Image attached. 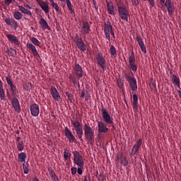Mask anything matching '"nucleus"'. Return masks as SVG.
Here are the masks:
<instances>
[{
  "mask_svg": "<svg viewBox=\"0 0 181 181\" xmlns=\"http://www.w3.org/2000/svg\"><path fill=\"white\" fill-rule=\"evenodd\" d=\"M18 8L22 13H25V15H29L30 16H32V12L28 9H26L25 7L23 6H18Z\"/></svg>",
  "mask_w": 181,
  "mask_h": 181,
  "instance_id": "obj_29",
  "label": "nucleus"
},
{
  "mask_svg": "<svg viewBox=\"0 0 181 181\" xmlns=\"http://www.w3.org/2000/svg\"><path fill=\"white\" fill-rule=\"evenodd\" d=\"M74 156V163L78 166H84V158L80 152L75 151L72 152Z\"/></svg>",
  "mask_w": 181,
  "mask_h": 181,
  "instance_id": "obj_5",
  "label": "nucleus"
},
{
  "mask_svg": "<svg viewBox=\"0 0 181 181\" xmlns=\"http://www.w3.org/2000/svg\"><path fill=\"white\" fill-rule=\"evenodd\" d=\"M67 98H68L69 101H70V103H71L73 101V95H71V94L67 96Z\"/></svg>",
  "mask_w": 181,
  "mask_h": 181,
  "instance_id": "obj_49",
  "label": "nucleus"
},
{
  "mask_svg": "<svg viewBox=\"0 0 181 181\" xmlns=\"http://www.w3.org/2000/svg\"><path fill=\"white\" fill-rule=\"evenodd\" d=\"M0 98L2 101H5V91H4V89L0 90Z\"/></svg>",
  "mask_w": 181,
  "mask_h": 181,
  "instance_id": "obj_42",
  "label": "nucleus"
},
{
  "mask_svg": "<svg viewBox=\"0 0 181 181\" xmlns=\"http://www.w3.org/2000/svg\"><path fill=\"white\" fill-rule=\"evenodd\" d=\"M10 88H11V94L13 95H14V94H16V88L15 87V86L13 84L10 85Z\"/></svg>",
  "mask_w": 181,
  "mask_h": 181,
  "instance_id": "obj_41",
  "label": "nucleus"
},
{
  "mask_svg": "<svg viewBox=\"0 0 181 181\" xmlns=\"http://www.w3.org/2000/svg\"><path fill=\"white\" fill-rule=\"evenodd\" d=\"M74 74L78 78H81L84 76V71L80 64H76L74 66Z\"/></svg>",
  "mask_w": 181,
  "mask_h": 181,
  "instance_id": "obj_9",
  "label": "nucleus"
},
{
  "mask_svg": "<svg viewBox=\"0 0 181 181\" xmlns=\"http://www.w3.org/2000/svg\"><path fill=\"white\" fill-rule=\"evenodd\" d=\"M117 83L119 88H122L124 87V81L121 78L117 79Z\"/></svg>",
  "mask_w": 181,
  "mask_h": 181,
  "instance_id": "obj_38",
  "label": "nucleus"
},
{
  "mask_svg": "<svg viewBox=\"0 0 181 181\" xmlns=\"http://www.w3.org/2000/svg\"><path fill=\"white\" fill-rule=\"evenodd\" d=\"M6 37L8 42H11V43H13L14 45H16V46H19L21 45V42L19 41V39L16 37V36L12 34H7Z\"/></svg>",
  "mask_w": 181,
  "mask_h": 181,
  "instance_id": "obj_14",
  "label": "nucleus"
},
{
  "mask_svg": "<svg viewBox=\"0 0 181 181\" xmlns=\"http://www.w3.org/2000/svg\"><path fill=\"white\" fill-rule=\"evenodd\" d=\"M130 66V70H132V71H136L138 70V66H136V64L135 63L129 64Z\"/></svg>",
  "mask_w": 181,
  "mask_h": 181,
  "instance_id": "obj_39",
  "label": "nucleus"
},
{
  "mask_svg": "<svg viewBox=\"0 0 181 181\" xmlns=\"http://www.w3.org/2000/svg\"><path fill=\"white\" fill-rule=\"evenodd\" d=\"M117 162H120L122 166H127L128 165V160H127V157L124 154H120V156L117 157Z\"/></svg>",
  "mask_w": 181,
  "mask_h": 181,
  "instance_id": "obj_19",
  "label": "nucleus"
},
{
  "mask_svg": "<svg viewBox=\"0 0 181 181\" xmlns=\"http://www.w3.org/2000/svg\"><path fill=\"white\" fill-rule=\"evenodd\" d=\"M64 134L66 138H67L69 142H74V141H76V137L74 136V135H73V133H71V131H70L69 127H65Z\"/></svg>",
  "mask_w": 181,
  "mask_h": 181,
  "instance_id": "obj_13",
  "label": "nucleus"
},
{
  "mask_svg": "<svg viewBox=\"0 0 181 181\" xmlns=\"http://www.w3.org/2000/svg\"><path fill=\"white\" fill-rule=\"evenodd\" d=\"M136 40L140 46L141 50H142L144 53L146 54V47L145 46V43H144L142 38L136 37Z\"/></svg>",
  "mask_w": 181,
  "mask_h": 181,
  "instance_id": "obj_22",
  "label": "nucleus"
},
{
  "mask_svg": "<svg viewBox=\"0 0 181 181\" xmlns=\"http://www.w3.org/2000/svg\"><path fill=\"white\" fill-rule=\"evenodd\" d=\"M133 108L138 110V95L136 94L133 95Z\"/></svg>",
  "mask_w": 181,
  "mask_h": 181,
  "instance_id": "obj_31",
  "label": "nucleus"
},
{
  "mask_svg": "<svg viewBox=\"0 0 181 181\" xmlns=\"http://www.w3.org/2000/svg\"><path fill=\"white\" fill-rule=\"evenodd\" d=\"M85 100H86V101H88V100H90V96H89V95H86L85 96Z\"/></svg>",
  "mask_w": 181,
  "mask_h": 181,
  "instance_id": "obj_52",
  "label": "nucleus"
},
{
  "mask_svg": "<svg viewBox=\"0 0 181 181\" xmlns=\"http://www.w3.org/2000/svg\"><path fill=\"white\" fill-rule=\"evenodd\" d=\"M0 90H4V86L2 85V81L0 80Z\"/></svg>",
  "mask_w": 181,
  "mask_h": 181,
  "instance_id": "obj_51",
  "label": "nucleus"
},
{
  "mask_svg": "<svg viewBox=\"0 0 181 181\" xmlns=\"http://www.w3.org/2000/svg\"><path fill=\"white\" fill-rule=\"evenodd\" d=\"M117 11L119 12V16L121 18V19L128 22V18L130 16L128 8H127V7L118 6Z\"/></svg>",
  "mask_w": 181,
  "mask_h": 181,
  "instance_id": "obj_6",
  "label": "nucleus"
},
{
  "mask_svg": "<svg viewBox=\"0 0 181 181\" xmlns=\"http://www.w3.org/2000/svg\"><path fill=\"white\" fill-rule=\"evenodd\" d=\"M71 124H72L78 138L83 141V126H81L80 122L71 120Z\"/></svg>",
  "mask_w": 181,
  "mask_h": 181,
  "instance_id": "obj_4",
  "label": "nucleus"
},
{
  "mask_svg": "<svg viewBox=\"0 0 181 181\" xmlns=\"http://www.w3.org/2000/svg\"><path fill=\"white\" fill-rule=\"evenodd\" d=\"M50 91H51V95H52V98H54V100L55 101H59L60 98H62V97L60 96V94L57 91V89H56L55 87L52 86Z\"/></svg>",
  "mask_w": 181,
  "mask_h": 181,
  "instance_id": "obj_16",
  "label": "nucleus"
},
{
  "mask_svg": "<svg viewBox=\"0 0 181 181\" xmlns=\"http://www.w3.org/2000/svg\"><path fill=\"white\" fill-rule=\"evenodd\" d=\"M165 1H166V0H160V4H165Z\"/></svg>",
  "mask_w": 181,
  "mask_h": 181,
  "instance_id": "obj_56",
  "label": "nucleus"
},
{
  "mask_svg": "<svg viewBox=\"0 0 181 181\" xmlns=\"http://www.w3.org/2000/svg\"><path fill=\"white\" fill-rule=\"evenodd\" d=\"M6 81L7 84H8L9 86H12V84H13V83H12V81L11 80V78H9V77H6Z\"/></svg>",
  "mask_w": 181,
  "mask_h": 181,
  "instance_id": "obj_45",
  "label": "nucleus"
},
{
  "mask_svg": "<svg viewBox=\"0 0 181 181\" xmlns=\"http://www.w3.org/2000/svg\"><path fill=\"white\" fill-rule=\"evenodd\" d=\"M23 87L24 90L29 91V90H30L29 83H23Z\"/></svg>",
  "mask_w": 181,
  "mask_h": 181,
  "instance_id": "obj_46",
  "label": "nucleus"
},
{
  "mask_svg": "<svg viewBox=\"0 0 181 181\" xmlns=\"http://www.w3.org/2000/svg\"><path fill=\"white\" fill-rule=\"evenodd\" d=\"M71 175H76V173H77V168L72 167L71 168Z\"/></svg>",
  "mask_w": 181,
  "mask_h": 181,
  "instance_id": "obj_44",
  "label": "nucleus"
},
{
  "mask_svg": "<svg viewBox=\"0 0 181 181\" xmlns=\"http://www.w3.org/2000/svg\"><path fill=\"white\" fill-rule=\"evenodd\" d=\"M83 169H84V165H78V170H76L78 175H83Z\"/></svg>",
  "mask_w": 181,
  "mask_h": 181,
  "instance_id": "obj_40",
  "label": "nucleus"
},
{
  "mask_svg": "<svg viewBox=\"0 0 181 181\" xmlns=\"http://www.w3.org/2000/svg\"><path fill=\"white\" fill-rule=\"evenodd\" d=\"M26 8H28V9H32V7L30 6H29V5H27Z\"/></svg>",
  "mask_w": 181,
  "mask_h": 181,
  "instance_id": "obj_57",
  "label": "nucleus"
},
{
  "mask_svg": "<svg viewBox=\"0 0 181 181\" xmlns=\"http://www.w3.org/2000/svg\"><path fill=\"white\" fill-rule=\"evenodd\" d=\"M96 62L97 64L100 66L103 69V70H105L107 69V64H105V59L103 56V54L98 53L96 56Z\"/></svg>",
  "mask_w": 181,
  "mask_h": 181,
  "instance_id": "obj_8",
  "label": "nucleus"
},
{
  "mask_svg": "<svg viewBox=\"0 0 181 181\" xmlns=\"http://www.w3.org/2000/svg\"><path fill=\"white\" fill-rule=\"evenodd\" d=\"M30 41L32 42L33 45L35 46H40V41L37 40L36 37H33L30 38Z\"/></svg>",
  "mask_w": 181,
  "mask_h": 181,
  "instance_id": "obj_33",
  "label": "nucleus"
},
{
  "mask_svg": "<svg viewBox=\"0 0 181 181\" xmlns=\"http://www.w3.org/2000/svg\"><path fill=\"white\" fill-rule=\"evenodd\" d=\"M6 5H11L12 4V0H5Z\"/></svg>",
  "mask_w": 181,
  "mask_h": 181,
  "instance_id": "obj_50",
  "label": "nucleus"
},
{
  "mask_svg": "<svg viewBox=\"0 0 181 181\" xmlns=\"http://www.w3.org/2000/svg\"><path fill=\"white\" fill-rule=\"evenodd\" d=\"M39 23L40 28H42L43 30H45V29H49V24H47V22L46 21V20H45V18H41L39 21Z\"/></svg>",
  "mask_w": 181,
  "mask_h": 181,
  "instance_id": "obj_27",
  "label": "nucleus"
},
{
  "mask_svg": "<svg viewBox=\"0 0 181 181\" xmlns=\"http://www.w3.org/2000/svg\"><path fill=\"white\" fill-rule=\"evenodd\" d=\"M30 114L33 117H37L40 112V109L37 104L33 103L30 107Z\"/></svg>",
  "mask_w": 181,
  "mask_h": 181,
  "instance_id": "obj_10",
  "label": "nucleus"
},
{
  "mask_svg": "<svg viewBox=\"0 0 181 181\" xmlns=\"http://www.w3.org/2000/svg\"><path fill=\"white\" fill-rule=\"evenodd\" d=\"M171 80L174 86H177L178 88H180V78H179V76L174 74L173 75Z\"/></svg>",
  "mask_w": 181,
  "mask_h": 181,
  "instance_id": "obj_24",
  "label": "nucleus"
},
{
  "mask_svg": "<svg viewBox=\"0 0 181 181\" xmlns=\"http://www.w3.org/2000/svg\"><path fill=\"white\" fill-rule=\"evenodd\" d=\"M71 94L69 93V92H66V95H67V97L69 96V95H70Z\"/></svg>",
  "mask_w": 181,
  "mask_h": 181,
  "instance_id": "obj_59",
  "label": "nucleus"
},
{
  "mask_svg": "<svg viewBox=\"0 0 181 181\" xmlns=\"http://www.w3.org/2000/svg\"><path fill=\"white\" fill-rule=\"evenodd\" d=\"M33 181H39V179L35 177L33 179Z\"/></svg>",
  "mask_w": 181,
  "mask_h": 181,
  "instance_id": "obj_55",
  "label": "nucleus"
},
{
  "mask_svg": "<svg viewBox=\"0 0 181 181\" xmlns=\"http://www.w3.org/2000/svg\"><path fill=\"white\" fill-rule=\"evenodd\" d=\"M124 78H126V81H128L132 91H136V90H138V85L136 84V78H135V77H131L127 74H124Z\"/></svg>",
  "mask_w": 181,
  "mask_h": 181,
  "instance_id": "obj_7",
  "label": "nucleus"
},
{
  "mask_svg": "<svg viewBox=\"0 0 181 181\" xmlns=\"http://www.w3.org/2000/svg\"><path fill=\"white\" fill-rule=\"evenodd\" d=\"M13 53H14L15 54H16V49H11Z\"/></svg>",
  "mask_w": 181,
  "mask_h": 181,
  "instance_id": "obj_58",
  "label": "nucleus"
},
{
  "mask_svg": "<svg viewBox=\"0 0 181 181\" xmlns=\"http://www.w3.org/2000/svg\"><path fill=\"white\" fill-rule=\"evenodd\" d=\"M102 117L105 122L103 121L98 122V132L99 134H107L110 129L107 125H112L114 127V121L105 108L102 109Z\"/></svg>",
  "mask_w": 181,
  "mask_h": 181,
  "instance_id": "obj_1",
  "label": "nucleus"
},
{
  "mask_svg": "<svg viewBox=\"0 0 181 181\" xmlns=\"http://www.w3.org/2000/svg\"><path fill=\"white\" fill-rule=\"evenodd\" d=\"M26 46H27L28 49H29L32 52V53L34 56H37V54H38L37 49H36V47H35V45L33 44L27 42Z\"/></svg>",
  "mask_w": 181,
  "mask_h": 181,
  "instance_id": "obj_21",
  "label": "nucleus"
},
{
  "mask_svg": "<svg viewBox=\"0 0 181 181\" xmlns=\"http://www.w3.org/2000/svg\"><path fill=\"white\" fill-rule=\"evenodd\" d=\"M12 107L16 112H21V104L19 103V100L18 98L14 97L11 100Z\"/></svg>",
  "mask_w": 181,
  "mask_h": 181,
  "instance_id": "obj_12",
  "label": "nucleus"
},
{
  "mask_svg": "<svg viewBox=\"0 0 181 181\" xmlns=\"http://www.w3.org/2000/svg\"><path fill=\"white\" fill-rule=\"evenodd\" d=\"M4 21L8 26H13V29L18 28V21H15L13 18H6Z\"/></svg>",
  "mask_w": 181,
  "mask_h": 181,
  "instance_id": "obj_18",
  "label": "nucleus"
},
{
  "mask_svg": "<svg viewBox=\"0 0 181 181\" xmlns=\"http://www.w3.org/2000/svg\"><path fill=\"white\" fill-rule=\"evenodd\" d=\"M76 82L74 81V84Z\"/></svg>",
  "mask_w": 181,
  "mask_h": 181,
  "instance_id": "obj_61",
  "label": "nucleus"
},
{
  "mask_svg": "<svg viewBox=\"0 0 181 181\" xmlns=\"http://www.w3.org/2000/svg\"><path fill=\"white\" fill-rule=\"evenodd\" d=\"M81 98H84V97H86V95L84 94V92H81Z\"/></svg>",
  "mask_w": 181,
  "mask_h": 181,
  "instance_id": "obj_53",
  "label": "nucleus"
},
{
  "mask_svg": "<svg viewBox=\"0 0 181 181\" xmlns=\"http://www.w3.org/2000/svg\"><path fill=\"white\" fill-rule=\"evenodd\" d=\"M49 2L52 4V8H54V9H55V11H57V12H59V6L56 3H54V1L49 0Z\"/></svg>",
  "mask_w": 181,
  "mask_h": 181,
  "instance_id": "obj_36",
  "label": "nucleus"
},
{
  "mask_svg": "<svg viewBox=\"0 0 181 181\" xmlns=\"http://www.w3.org/2000/svg\"><path fill=\"white\" fill-rule=\"evenodd\" d=\"M71 158V153L67 149H64V159L67 160Z\"/></svg>",
  "mask_w": 181,
  "mask_h": 181,
  "instance_id": "obj_30",
  "label": "nucleus"
},
{
  "mask_svg": "<svg viewBox=\"0 0 181 181\" xmlns=\"http://www.w3.org/2000/svg\"><path fill=\"white\" fill-rule=\"evenodd\" d=\"M132 1V3L133 5H138V4H139V0H131Z\"/></svg>",
  "mask_w": 181,
  "mask_h": 181,
  "instance_id": "obj_48",
  "label": "nucleus"
},
{
  "mask_svg": "<svg viewBox=\"0 0 181 181\" xmlns=\"http://www.w3.org/2000/svg\"><path fill=\"white\" fill-rule=\"evenodd\" d=\"M107 8L110 15H112L113 16L115 15V7H114V4H112V2H107Z\"/></svg>",
  "mask_w": 181,
  "mask_h": 181,
  "instance_id": "obj_20",
  "label": "nucleus"
},
{
  "mask_svg": "<svg viewBox=\"0 0 181 181\" xmlns=\"http://www.w3.org/2000/svg\"><path fill=\"white\" fill-rule=\"evenodd\" d=\"M38 4L42 11H44V12H45L46 13H49V4H47V3L44 1H40Z\"/></svg>",
  "mask_w": 181,
  "mask_h": 181,
  "instance_id": "obj_25",
  "label": "nucleus"
},
{
  "mask_svg": "<svg viewBox=\"0 0 181 181\" xmlns=\"http://www.w3.org/2000/svg\"><path fill=\"white\" fill-rule=\"evenodd\" d=\"M16 141H17L18 143L19 141H22V140H21V136H18V137L16 138Z\"/></svg>",
  "mask_w": 181,
  "mask_h": 181,
  "instance_id": "obj_54",
  "label": "nucleus"
},
{
  "mask_svg": "<svg viewBox=\"0 0 181 181\" xmlns=\"http://www.w3.org/2000/svg\"><path fill=\"white\" fill-rule=\"evenodd\" d=\"M84 136L87 141L94 142V130L88 124H85L83 126Z\"/></svg>",
  "mask_w": 181,
  "mask_h": 181,
  "instance_id": "obj_3",
  "label": "nucleus"
},
{
  "mask_svg": "<svg viewBox=\"0 0 181 181\" xmlns=\"http://www.w3.org/2000/svg\"><path fill=\"white\" fill-rule=\"evenodd\" d=\"M81 32L83 35H87L91 32V28L88 22L85 21L82 23Z\"/></svg>",
  "mask_w": 181,
  "mask_h": 181,
  "instance_id": "obj_11",
  "label": "nucleus"
},
{
  "mask_svg": "<svg viewBox=\"0 0 181 181\" xmlns=\"http://www.w3.org/2000/svg\"><path fill=\"white\" fill-rule=\"evenodd\" d=\"M141 145H142V140L139 139L136 141V144L132 147L131 155L132 156H134L136 155V152L139 150V148H141Z\"/></svg>",
  "mask_w": 181,
  "mask_h": 181,
  "instance_id": "obj_17",
  "label": "nucleus"
},
{
  "mask_svg": "<svg viewBox=\"0 0 181 181\" xmlns=\"http://www.w3.org/2000/svg\"><path fill=\"white\" fill-rule=\"evenodd\" d=\"M17 149L20 152H22V151H23V141H19L18 143H17Z\"/></svg>",
  "mask_w": 181,
  "mask_h": 181,
  "instance_id": "obj_35",
  "label": "nucleus"
},
{
  "mask_svg": "<svg viewBox=\"0 0 181 181\" xmlns=\"http://www.w3.org/2000/svg\"><path fill=\"white\" fill-rule=\"evenodd\" d=\"M165 6L167 8L168 15L170 16H172V15L173 13V10L172 9V4H171V2H170V0H166L165 1Z\"/></svg>",
  "mask_w": 181,
  "mask_h": 181,
  "instance_id": "obj_23",
  "label": "nucleus"
},
{
  "mask_svg": "<svg viewBox=\"0 0 181 181\" xmlns=\"http://www.w3.org/2000/svg\"><path fill=\"white\" fill-rule=\"evenodd\" d=\"M83 181H90V180L87 179V177H85L84 180Z\"/></svg>",
  "mask_w": 181,
  "mask_h": 181,
  "instance_id": "obj_60",
  "label": "nucleus"
},
{
  "mask_svg": "<svg viewBox=\"0 0 181 181\" xmlns=\"http://www.w3.org/2000/svg\"><path fill=\"white\" fill-rule=\"evenodd\" d=\"M110 54L112 56H115V54H117V49H115V47H114V45H112L110 46Z\"/></svg>",
  "mask_w": 181,
  "mask_h": 181,
  "instance_id": "obj_37",
  "label": "nucleus"
},
{
  "mask_svg": "<svg viewBox=\"0 0 181 181\" xmlns=\"http://www.w3.org/2000/svg\"><path fill=\"white\" fill-rule=\"evenodd\" d=\"M23 169L25 175H28V173H29V168H28L25 163L23 164Z\"/></svg>",
  "mask_w": 181,
  "mask_h": 181,
  "instance_id": "obj_43",
  "label": "nucleus"
},
{
  "mask_svg": "<svg viewBox=\"0 0 181 181\" xmlns=\"http://www.w3.org/2000/svg\"><path fill=\"white\" fill-rule=\"evenodd\" d=\"M18 162L21 163H23L26 162V153L24 152H21L18 156Z\"/></svg>",
  "mask_w": 181,
  "mask_h": 181,
  "instance_id": "obj_28",
  "label": "nucleus"
},
{
  "mask_svg": "<svg viewBox=\"0 0 181 181\" xmlns=\"http://www.w3.org/2000/svg\"><path fill=\"white\" fill-rule=\"evenodd\" d=\"M75 43L79 50H81V52H86V45L84 44V41H83V39H81V37L76 38V40H75Z\"/></svg>",
  "mask_w": 181,
  "mask_h": 181,
  "instance_id": "obj_15",
  "label": "nucleus"
},
{
  "mask_svg": "<svg viewBox=\"0 0 181 181\" xmlns=\"http://www.w3.org/2000/svg\"><path fill=\"white\" fill-rule=\"evenodd\" d=\"M129 64L135 63V54H134V52H131L129 57Z\"/></svg>",
  "mask_w": 181,
  "mask_h": 181,
  "instance_id": "obj_34",
  "label": "nucleus"
},
{
  "mask_svg": "<svg viewBox=\"0 0 181 181\" xmlns=\"http://www.w3.org/2000/svg\"><path fill=\"white\" fill-rule=\"evenodd\" d=\"M104 33L108 42H111L110 33L113 36V39H115V33L114 32V28H112V25H111V22L107 21L104 23Z\"/></svg>",
  "mask_w": 181,
  "mask_h": 181,
  "instance_id": "obj_2",
  "label": "nucleus"
},
{
  "mask_svg": "<svg viewBox=\"0 0 181 181\" xmlns=\"http://www.w3.org/2000/svg\"><path fill=\"white\" fill-rule=\"evenodd\" d=\"M13 16L14 18V19H16V21H21V19H22L23 18V15L21 12L19 11H15L13 14Z\"/></svg>",
  "mask_w": 181,
  "mask_h": 181,
  "instance_id": "obj_32",
  "label": "nucleus"
},
{
  "mask_svg": "<svg viewBox=\"0 0 181 181\" xmlns=\"http://www.w3.org/2000/svg\"><path fill=\"white\" fill-rule=\"evenodd\" d=\"M144 1H146V0H144ZM147 1L149 3V4L151 5V6H152V8H153V6H155V1L154 0H147Z\"/></svg>",
  "mask_w": 181,
  "mask_h": 181,
  "instance_id": "obj_47",
  "label": "nucleus"
},
{
  "mask_svg": "<svg viewBox=\"0 0 181 181\" xmlns=\"http://www.w3.org/2000/svg\"><path fill=\"white\" fill-rule=\"evenodd\" d=\"M59 1H60V2H66V6L69 12H71V14L74 13V9H73V5H71V1H70V0H59Z\"/></svg>",
  "mask_w": 181,
  "mask_h": 181,
  "instance_id": "obj_26",
  "label": "nucleus"
}]
</instances>
